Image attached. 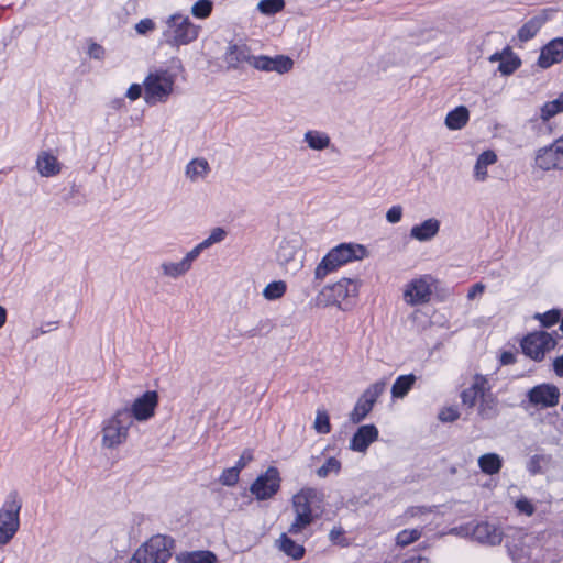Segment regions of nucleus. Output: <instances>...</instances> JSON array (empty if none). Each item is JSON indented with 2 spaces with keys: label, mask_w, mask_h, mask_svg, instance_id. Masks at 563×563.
<instances>
[{
  "label": "nucleus",
  "mask_w": 563,
  "mask_h": 563,
  "mask_svg": "<svg viewBox=\"0 0 563 563\" xmlns=\"http://www.w3.org/2000/svg\"><path fill=\"white\" fill-rule=\"evenodd\" d=\"M279 549L294 560H299L305 554V548L283 533L279 539Z\"/></svg>",
  "instance_id": "33"
},
{
  "label": "nucleus",
  "mask_w": 563,
  "mask_h": 563,
  "mask_svg": "<svg viewBox=\"0 0 563 563\" xmlns=\"http://www.w3.org/2000/svg\"><path fill=\"white\" fill-rule=\"evenodd\" d=\"M277 261L286 271L297 272L302 267V239L298 235L285 238L277 250Z\"/></svg>",
  "instance_id": "6"
},
{
  "label": "nucleus",
  "mask_w": 563,
  "mask_h": 563,
  "mask_svg": "<svg viewBox=\"0 0 563 563\" xmlns=\"http://www.w3.org/2000/svg\"><path fill=\"white\" fill-rule=\"evenodd\" d=\"M521 65L520 59L516 56L509 47H506V56L501 60L498 66V70L505 75L509 76L515 73Z\"/></svg>",
  "instance_id": "38"
},
{
  "label": "nucleus",
  "mask_w": 563,
  "mask_h": 563,
  "mask_svg": "<svg viewBox=\"0 0 563 563\" xmlns=\"http://www.w3.org/2000/svg\"><path fill=\"white\" fill-rule=\"evenodd\" d=\"M563 112V91L558 96L556 99L545 102L540 109V119L543 122L549 121L558 113Z\"/></svg>",
  "instance_id": "34"
},
{
  "label": "nucleus",
  "mask_w": 563,
  "mask_h": 563,
  "mask_svg": "<svg viewBox=\"0 0 563 563\" xmlns=\"http://www.w3.org/2000/svg\"><path fill=\"white\" fill-rule=\"evenodd\" d=\"M341 470V462L335 457H329L325 463L317 470V475L325 478L331 473L338 474Z\"/></svg>",
  "instance_id": "42"
},
{
  "label": "nucleus",
  "mask_w": 563,
  "mask_h": 563,
  "mask_svg": "<svg viewBox=\"0 0 563 563\" xmlns=\"http://www.w3.org/2000/svg\"><path fill=\"white\" fill-rule=\"evenodd\" d=\"M253 460V453L251 450H244L235 467L241 472L251 461Z\"/></svg>",
  "instance_id": "51"
},
{
  "label": "nucleus",
  "mask_w": 563,
  "mask_h": 563,
  "mask_svg": "<svg viewBox=\"0 0 563 563\" xmlns=\"http://www.w3.org/2000/svg\"><path fill=\"white\" fill-rule=\"evenodd\" d=\"M497 413V399L489 390L479 400L478 415L482 419L488 420L495 418Z\"/></svg>",
  "instance_id": "27"
},
{
  "label": "nucleus",
  "mask_w": 563,
  "mask_h": 563,
  "mask_svg": "<svg viewBox=\"0 0 563 563\" xmlns=\"http://www.w3.org/2000/svg\"><path fill=\"white\" fill-rule=\"evenodd\" d=\"M255 56L250 54L249 48L245 45L233 44L230 45L227 52V60L230 65L236 66L240 63L246 62L250 64V60Z\"/></svg>",
  "instance_id": "31"
},
{
  "label": "nucleus",
  "mask_w": 563,
  "mask_h": 563,
  "mask_svg": "<svg viewBox=\"0 0 563 563\" xmlns=\"http://www.w3.org/2000/svg\"><path fill=\"white\" fill-rule=\"evenodd\" d=\"M515 361H516L515 354H512L511 352H504L500 356V362L503 365L512 364V363H515Z\"/></svg>",
  "instance_id": "57"
},
{
  "label": "nucleus",
  "mask_w": 563,
  "mask_h": 563,
  "mask_svg": "<svg viewBox=\"0 0 563 563\" xmlns=\"http://www.w3.org/2000/svg\"><path fill=\"white\" fill-rule=\"evenodd\" d=\"M429 510L427 508H423V507H416V508H411L408 510V514L411 516V517H416L420 514H424V512H428Z\"/></svg>",
  "instance_id": "59"
},
{
  "label": "nucleus",
  "mask_w": 563,
  "mask_h": 563,
  "mask_svg": "<svg viewBox=\"0 0 563 563\" xmlns=\"http://www.w3.org/2000/svg\"><path fill=\"white\" fill-rule=\"evenodd\" d=\"M556 345V340L552 334L538 331L528 334L521 341L522 352L534 361L543 360L547 352L553 350Z\"/></svg>",
  "instance_id": "9"
},
{
  "label": "nucleus",
  "mask_w": 563,
  "mask_h": 563,
  "mask_svg": "<svg viewBox=\"0 0 563 563\" xmlns=\"http://www.w3.org/2000/svg\"><path fill=\"white\" fill-rule=\"evenodd\" d=\"M404 563H429L426 558H410L409 560L405 561Z\"/></svg>",
  "instance_id": "62"
},
{
  "label": "nucleus",
  "mask_w": 563,
  "mask_h": 563,
  "mask_svg": "<svg viewBox=\"0 0 563 563\" xmlns=\"http://www.w3.org/2000/svg\"><path fill=\"white\" fill-rule=\"evenodd\" d=\"M305 142L311 150L323 151L330 146L331 140L324 132L317 130H309L305 133Z\"/></svg>",
  "instance_id": "29"
},
{
  "label": "nucleus",
  "mask_w": 563,
  "mask_h": 563,
  "mask_svg": "<svg viewBox=\"0 0 563 563\" xmlns=\"http://www.w3.org/2000/svg\"><path fill=\"white\" fill-rule=\"evenodd\" d=\"M240 471L235 466L227 468L220 476V482L225 486H233L239 481Z\"/></svg>",
  "instance_id": "46"
},
{
  "label": "nucleus",
  "mask_w": 563,
  "mask_h": 563,
  "mask_svg": "<svg viewBox=\"0 0 563 563\" xmlns=\"http://www.w3.org/2000/svg\"><path fill=\"white\" fill-rule=\"evenodd\" d=\"M36 169L42 177H54L60 173L62 164L51 151H41L36 158Z\"/></svg>",
  "instance_id": "23"
},
{
  "label": "nucleus",
  "mask_w": 563,
  "mask_h": 563,
  "mask_svg": "<svg viewBox=\"0 0 563 563\" xmlns=\"http://www.w3.org/2000/svg\"><path fill=\"white\" fill-rule=\"evenodd\" d=\"M378 439V429L374 424H364L353 434L349 449L365 453L368 446Z\"/></svg>",
  "instance_id": "18"
},
{
  "label": "nucleus",
  "mask_w": 563,
  "mask_h": 563,
  "mask_svg": "<svg viewBox=\"0 0 563 563\" xmlns=\"http://www.w3.org/2000/svg\"><path fill=\"white\" fill-rule=\"evenodd\" d=\"M198 257L197 252L189 251L179 262H163L161 269L164 276L179 278L190 271L192 262Z\"/></svg>",
  "instance_id": "22"
},
{
  "label": "nucleus",
  "mask_w": 563,
  "mask_h": 563,
  "mask_svg": "<svg viewBox=\"0 0 563 563\" xmlns=\"http://www.w3.org/2000/svg\"><path fill=\"white\" fill-rule=\"evenodd\" d=\"M497 162V155L494 151L487 150L483 152L476 161L474 166V178L476 181H485L487 179L488 173L487 167L495 164Z\"/></svg>",
  "instance_id": "26"
},
{
  "label": "nucleus",
  "mask_w": 563,
  "mask_h": 563,
  "mask_svg": "<svg viewBox=\"0 0 563 563\" xmlns=\"http://www.w3.org/2000/svg\"><path fill=\"white\" fill-rule=\"evenodd\" d=\"M534 164L543 172L563 169V150L556 140L551 145L537 151Z\"/></svg>",
  "instance_id": "13"
},
{
  "label": "nucleus",
  "mask_w": 563,
  "mask_h": 563,
  "mask_svg": "<svg viewBox=\"0 0 563 563\" xmlns=\"http://www.w3.org/2000/svg\"><path fill=\"white\" fill-rule=\"evenodd\" d=\"M431 286L427 277L411 280L404 291V299L410 306H418L430 300Z\"/></svg>",
  "instance_id": "16"
},
{
  "label": "nucleus",
  "mask_w": 563,
  "mask_h": 563,
  "mask_svg": "<svg viewBox=\"0 0 563 563\" xmlns=\"http://www.w3.org/2000/svg\"><path fill=\"white\" fill-rule=\"evenodd\" d=\"M154 22L150 19H144L143 20V34L146 33L147 31H152L154 29Z\"/></svg>",
  "instance_id": "60"
},
{
  "label": "nucleus",
  "mask_w": 563,
  "mask_h": 563,
  "mask_svg": "<svg viewBox=\"0 0 563 563\" xmlns=\"http://www.w3.org/2000/svg\"><path fill=\"white\" fill-rule=\"evenodd\" d=\"M250 65L261 71H275L283 75L292 69L294 60L285 55L274 57L261 55L251 59Z\"/></svg>",
  "instance_id": "14"
},
{
  "label": "nucleus",
  "mask_w": 563,
  "mask_h": 563,
  "mask_svg": "<svg viewBox=\"0 0 563 563\" xmlns=\"http://www.w3.org/2000/svg\"><path fill=\"white\" fill-rule=\"evenodd\" d=\"M22 500L16 492H11L0 508V545L8 544L20 528Z\"/></svg>",
  "instance_id": "5"
},
{
  "label": "nucleus",
  "mask_w": 563,
  "mask_h": 563,
  "mask_svg": "<svg viewBox=\"0 0 563 563\" xmlns=\"http://www.w3.org/2000/svg\"><path fill=\"white\" fill-rule=\"evenodd\" d=\"M287 291V284L284 280H275L269 283L264 289H263V297L266 300L273 301L278 300L284 297V295Z\"/></svg>",
  "instance_id": "37"
},
{
  "label": "nucleus",
  "mask_w": 563,
  "mask_h": 563,
  "mask_svg": "<svg viewBox=\"0 0 563 563\" xmlns=\"http://www.w3.org/2000/svg\"><path fill=\"white\" fill-rule=\"evenodd\" d=\"M356 294V282L349 278H343L331 286L324 287L320 291L317 300L319 305L330 306L340 303L342 300L346 299L347 297L355 296Z\"/></svg>",
  "instance_id": "11"
},
{
  "label": "nucleus",
  "mask_w": 563,
  "mask_h": 563,
  "mask_svg": "<svg viewBox=\"0 0 563 563\" xmlns=\"http://www.w3.org/2000/svg\"><path fill=\"white\" fill-rule=\"evenodd\" d=\"M343 534H344V530L342 529V527H334L330 531L329 538L333 543L339 544V543H341V538Z\"/></svg>",
  "instance_id": "55"
},
{
  "label": "nucleus",
  "mask_w": 563,
  "mask_h": 563,
  "mask_svg": "<svg viewBox=\"0 0 563 563\" xmlns=\"http://www.w3.org/2000/svg\"><path fill=\"white\" fill-rule=\"evenodd\" d=\"M180 563H214L217 556L210 551H196L178 558Z\"/></svg>",
  "instance_id": "36"
},
{
  "label": "nucleus",
  "mask_w": 563,
  "mask_h": 563,
  "mask_svg": "<svg viewBox=\"0 0 563 563\" xmlns=\"http://www.w3.org/2000/svg\"><path fill=\"white\" fill-rule=\"evenodd\" d=\"M313 428L318 433L321 434H327L331 431L330 418L325 410L317 411Z\"/></svg>",
  "instance_id": "43"
},
{
  "label": "nucleus",
  "mask_w": 563,
  "mask_h": 563,
  "mask_svg": "<svg viewBox=\"0 0 563 563\" xmlns=\"http://www.w3.org/2000/svg\"><path fill=\"white\" fill-rule=\"evenodd\" d=\"M279 487V472L276 467L272 466L255 479L250 490L258 500H265L272 498L278 492Z\"/></svg>",
  "instance_id": "12"
},
{
  "label": "nucleus",
  "mask_w": 563,
  "mask_h": 563,
  "mask_svg": "<svg viewBox=\"0 0 563 563\" xmlns=\"http://www.w3.org/2000/svg\"><path fill=\"white\" fill-rule=\"evenodd\" d=\"M490 390V385L486 376L476 374L473 377L471 386L461 393V400L467 408H474L477 401Z\"/></svg>",
  "instance_id": "17"
},
{
  "label": "nucleus",
  "mask_w": 563,
  "mask_h": 563,
  "mask_svg": "<svg viewBox=\"0 0 563 563\" xmlns=\"http://www.w3.org/2000/svg\"><path fill=\"white\" fill-rule=\"evenodd\" d=\"M560 317H561V312H560V310H556V309L547 311L545 313H542V314L537 313L534 316V318L538 319L541 322V324L545 328H550L553 324H555L560 320Z\"/></svg>",
  "instance_id": "44"
},
{
  "label": "nucleus",
  "mask_w": 563,
  "mask_h": 563,
  "mask_svg": "<svg viewBox=\"0 0 563 563\" xmlns=\"http://www.w3.org/2000/svg\"><path fill=\"white\" fill-rule=\"evenodd\" d=\"M470 112L466 107L460 106L448 113L445 118V125L450 130H460L468 121Z\"/></svg>",
  "instance_id": "28"
},
{
  "label": "nucleus",
  "mask_w": 563,
  "mask_h": 563,
  "mask_svg": "<svg viewBox=\"0 0 563 563\" xmlns=\"http://www.w3.org/2000/svg\"><path fill=\"white\" fill-rule=\"evenodd\" d=\"M460 417V412L456 408L454 407H448V408H443L440 412H439V419L443 422H453L455 421L456 419H459Z\"/></svg>",
  "instance_id": "47"
},
{
  "label": "nucleus",
  "mask_w": 563,
  "mask_h": 563,
  "mask_svg": "<svg viewBox=\"0 0 563 563\" xmlns=\"http://www.w3.org/2000/svg\"><path fill=\"white\" fill-rule=\"evenodd\" d=\"M402 218L401 206H393L386 213V220L390 223H398Z\"/></svg>",
  "instance_id": "50"
},
{
  "label": "nucleus",
  "mask_w": 563,
  "mask_h": 563,
  "mask_svg": "<svg viewBox=\"0 0 563 563\" xmlns=\"http://www.w3.org/2000/svg\"><path fill=\"white\" fill-rule=\"evenodd\" d=\"M422 534L420 529H405L400 531L396 537V543L399 547H407L412 542L417 541Z\"/></svg>",
  "instance_id": "41"
},
{
  "label": "nucleus",
  "mask_w": 563,
  "mask_h": 563,
  "mask_svg": "<svg viewBox=\"0 0 563 563\" xmlns=\"http://www.w3.org/2000/svg\"><path fill=\"white\" fill-rule=\"evenodd\" d=\"M366 255V249L361 244L343 243L332 249L319 263L314 271L316 279L322 280L330 272L351 261H358Z\"/></svg>",
  "instance_id": "4"
},
{
  "label": "nucleus",
  "mask_w": 563,
  "mask_h": 563,
  "mask_svg": "<svg viewBox=\"0 0 563 563\" xmlns=\"http://www.w3.org/2000/svg\"><path fill=\"white\" fill-rule=\"evenodd\" d=\"M478 466L483 473L494 475L499 473L503 460L496 453H486L478 457Z\"/></svg>",
  "instance_id": "30"
},
{
  "label": "nucleus",
  "mask_w": 563,
  "mask_h": 563,
  "mask_svg": "<svg viewBox=\"0 0 563 563\" xmlns=\"http://www.w3.org/2000/svg\"><path fill=\"white\" fill-rule=\"evenodd\" d=\"M126 97L130 100H136L141 97V85L140 84H133L128 89Z\"/></svg>",
  "instance_id": "54"
},
{
  "label": "nucleus",
  "mask_w": 563,
  "mask_h": 563,
  "mask_svg": "<svg viewBox=\"0 0 563 563\" xmlns=\"http://www.w3.org/2000/svg\"><path fill=\"white\" fill-rule=\"evenodd\" d=\"M176 74L164 68L151 69L143 80V100L154 107L166 103L174 93Z\"/></svg>",
  "instance_id": "2"
},
{
  "label": "nucleus",
  "mask_w": 563,
  "mask_h": 563,
  "mask_svg": "<svg viewBox=\"0 0 563 563\" xmlns=\"http://www.w3.org/2000/svg\"><path fill=\"white\" fill-rule=\"evenodd\" d=\"M123 102H124V101H123V99L114 100V101L112 102V108H114V109H119V108L122 106V103H123Z\"/></svg>",
  "instance_id": "64"
},
{
  "label": "nucleus",
  "mask_w": 563,
  "mask_h": 563,
  "mask_svg": "<svg viewBox=\"0 0 563 563\" xmlns=\"http://www.w3.org/2000/svg\"><path fill=\"white\" fill-rule=\"evenodd\" d=\"M416 380L417 377L413 374L399 376L391 387V396L394 398H404L412 388Z\"/></svg>",
  "instance_id": "32"
},
{
  "label": "nucleus",
  "mask_w": 563,
  "mask_h": 563,
  "mask_svg": "<svg viewBox=\"0 0 563 563\" xmlns=\"http://www.w3.org/2000/svg\"><path fill=\"white\" fill-rule=\"evenodd\" d=\"M212 9V3L209 0H200L192 7V14L197 18H207Z\"/></svg>",
  "instance_id": "45"
},
{
  "label": "nucleus",
  "mask_w": 563,
  "mask_h": 563,
  "mask_svg": "<svg viewBox=\"0 0 563 563\" xmlns=\"http://www.w3.org/2000/svg\"><path fill=\"white\" fill-rule=\"evenodd\" d=\"M547 460L548 459L543 455H533L528 462V471L533 475L541 473V462H544Z\"/></svg>",
  "instance_id": "49"
},
{
  "label": "nucleus",
  "mask_w": 563,
  "mask_h": 563,
  "mask_svg": "<svg viewBox=\"0 0 563 563\" xmlns=\"http://www.w3.org/2000/svg\"><path fill=\"white\" fill-rule=\"evenodd\" d=\"M527 397L534 407L548 408L554 407L559 402V388L551 384H541L531 388Z\"/></svg>",
  "instance_id": "15"
},
{
  "label": "nucleus",
  "mask_w": 563,
  "mask_h": 563,
  "mask_svg": "<svg viewBox=\"0 0 563 563\" xmlns=\"http://www.w3.org/2000/svg\"><path fill=\"white\" fill-rule=\"evenodd\" d=\"M553 367L556 375L563 377V355L554 360Z\"/></svg>",
  "instance_id": "56"
},
{
  "label": "nucleus",
  "mask_w": 563,
  "mask_h": 563,
  "mask_svg": "<svg viewBox=\"0 0 563 563\" xmlns=\"http://www.w3.org/2000/svg\"><path fill=\"white\" fill-rule=\"evenodd\" d=\"M505 56H506V48L500 53L497 52V53L493 54L489 57V62H492V63L499 62V64H500L501 60L505 58Z\"/></svg>",
  "instance_id": "58"
},
{
  "label": "nucleus",
  "mask_w": 563,
  "mask_h": 563,
  "mask_svg": "<svg viewBox=\"0 0 563 563\" xmlns=\"http://www.w3.org/2000/svg\"><path fill=\"white\" fill-rule=\"evenodd\" d=\"M87 53L91 58L97 59V60H102L106 56L104 48L96 42L89 43Z\"/></svg>",
  "instance_id": "48"
},
{
  "label": "nucleus",
  "mask_w": 563,
  "mask_h": 563,
  "mask_svg": "<svg viewBox=\"0 0 563 563\" xmlns=\"http://www.w3.org/2000/svg\"><path fill=\"white\" fill-rule=\"evenodd\" d=\"M167 42L175 46L186 45L198 36V29L187 16L175 14L168 20Z\"/></svg>",
  "instance_id": "8"
},
{
  "label": "nucleus",
  "mask_w": 563,
  "mask_h": 563,
  "mask_svg": "<svg viewBox=\"0 0 563 563\" xmlns=\"http://www.w3.org/2000/svg\"><path fill=\"white\" fill-rule=\"evenodd\" d=\"M174 539L156 534L143 543V563H166L174 550Z\"/></svg>",
  "instance_id": "7"
},
{
  "label": "nucleus",
  "mask_w": 563,
  "mask_h": 563,
  "mask_svg": "<svg viewBox=\"0 0 563 563\" xmlns=\"http://www.w3.org/2000/svg\"><path fill=\"white\" fill-rule=\"evenodd\" d=\"M322 501V494L311 487H306L299 490L292 497V509L295 519L290 525L288 532L292 536L301 533L316 520L317 516L313 515V509Z\"/></svg>",
  "instance_id": "3"
},
{
  "label": "nucleus",
  "mask_w": 563,
  "mask_h": 563,
  "mask_svg": "<svg viewBox=\"0 0 563 563\" xmlns=\"http://www.w3.org/2000/svg\"><path fill=\"white\" fill-rule=\"evenodd\" d=\"M211 167L206 158L198 157L191 159L185 168V175L191 183H197L206 179L209 175Z\"/></svg>",
  "instance_id": "25"
},
{
  "label": "nucleus",
  "mask_w": 563,
  "mask_h": 563,
  "mask_svg": "<svg viewBox=\"0 0 563 563\" xmlns=\"http://www.w3.org/2000/svg\"><path fill=\"white\" fill-rule=\"evenodd\" d=\"M516 507L519 509V511L526 514V515H532L534 511V507L531 505V503L527 499H519L516 503Z\"/></svg>",
  "instance_id": "52"
},
{
  "label": "nucleus",
  "mask_w": 563,
  "mask_h": 563,
  "mask_svg": "<svg viewBox=\"0 0 563 563\" xmlns=\"http://www.w3.org/2000/svg\"><path fill=\"white\" fill-rule=\"evenodd\" d=\"M385 387V382H376L364 390L350 413V421L352 423H358L366 418L379 396L384 393Z\"/></svg>",
  "instance_id": "10"
},
{
  "label": "nucleus",
  "mask_w": 563,
  "mask_h": 563,
  "mask_svg": "<svg viewBox=\"0 0 563 563\" xmlns=\"http://www.w3.org/2000/svg\"><path fill=\"white\" fill-rule=\"evenodd\" d=\"M140 555H141V550H140V549H137V550L134 552V554H133V556L131 558V560L129 561V563H141V556H140Z\"/></svg>",
  "instance_id": "63"
},
{
  "label": "nucleus",
  "mask_w": 563,
  "mask_h": 563,
  "mask_svg": "<svg viewBox=\"0 0 563 563\" xmlns=\"http://www.w3.org/2000/svg\"><path fill=\"white\" fill-rule=\"evenodd\" d=\"M563 60V37H556L547 43L540 52L538 66L547 69Z\"/></svg>",
  "instance_id": "19"
},
{
  "label": "nucleus",
  "mask_w": 563,
  "mask_h": 563,
  "mask_svg": "<svg viewBox=\"0 0 563 563\" xmlns=\"http://www.w3.org/2000/svg\"><path fill=\"white\" fill-rule=\"evenodd\" d=\"M285 7L284 0H261L257 9L262 14L273 15L280 12Z\"/></svg>",
  "instance_id": "40"
},
{
  "label": "nucleus",
  "mask_w": 563,
  "mask_h": 563,
  "mask_svg": "<svg viewBox=\"0 0 563 563\" xmlns=\"http://www.w3.org/2000/svg\"><path fill=\"white\" fill-rule=\"evenodd\" d=\"M7 321V310L0 306V329L4 325Z\"/></svg>",
  "instance_id": "61"
},
{
  "label": "nucleus",
  "mask_w": 563,
  "mask_h": 563,
  "mask_svg": "<svg viewBox=\"0 0 563 563\" xmlns=\"http://www.w3.org/2000/svg\"><path fill=\"white\" fill-rule=\"evenodd\" d=\"M134 420H141V397L134 399L131 409L117 411L114 416L104 420L102 426V446L113 449L124 443Z\"/></svg>",
  "instance_id": "1"
},
{
  "label": "nucleus",
  "mask_w": 563,
  "mask_h": 563,
  "mask_svg": "<svg viewBox=\"0 0 563 563\" xmlns=\"http://www.w3.org/2000/svg\"><path fill=\"white\" fill-rule=\"evenodd\" d=\"M227 236V231L223 228L217 227L213 228L207 239H205L202 242H200L198 245H196L192 250L197 252V255L199 256L200 253L210 247L211 245L216 243L222 242Z\"/></svg>",
  "instance_id": "35"
},
{
  "label": "nucleus",
  "mask_w": 563,
  "mask_h": 563,
  "mask_svg": "<svg viewBox=\"0 0 563 563\" xmlns=\"http://www.w3.org/2000/svg\"><path fill=\"white\" fill-rule=\"evenodd\" d=\"M485 290V285L482 284V283H476L474 284L471 289L468 290V294H467V299L470 300H473L475 299L477 296L482 295Z\"/></svg>",
  "instance_id": "53"
},
{
  "label": "nucleus",
  "mask_w": 563,
  "mask_h": 563,
  "mask_svg": "<svg viewBox=\"0 0 563 563\" xmlns=\"http://www.w3.org/2000/svg\"><path fill=\"white\" fill-rule=\"evenodd\" d=\"M553 12L554 10L550 8L539 11L519 29L518 38L521 42H527L534 37L544 23L551 19Z\"/></svg>",
  "instance_id": "20"
},
{
  "label": "nucleus",
  "mask_w": 563,
  "mask_h": 563,
  "mask_svg": "<svg viewBox=\"0 0 563 563\" xmlns=\"http://www.w3.org/2000/svg\"><path fill=\"white\" fill-rule=\"evenodd\" d=\"M158 405V395L156 391L143 393V421L148 420L155 413V408Z\"/></svg>",
  "instance_id": "39"
},
{
  "label": "nucleus",
  "mask_w": 563,
  "mask_h": 563,
  "mask_svg": "<svg viewBox=\"0 0 563 563\" xmlns=\"http://www.w3.org/2000/svg\"><path fill=\"white\" fill-rule=\"evenodd\" d=\"M440 230V221L435 218H429L416 224L410 229V238L419 242H427L432 240Z\"/></svg>",
  "instance_id": "24"
},
{
  "label": "nucleus",
  "mask_w": 563,
  "mask_h": 563,
  "mask_svg": "<svg viewBox=\"0 0 563 563\" xmlns=\"http://www.w3.org/2000/svg\"><path fill=\"white\" fill-rule=\"evenodd\" d=\"M473 537L483 544L498 545L503 541L504 533L500 528L493 523L481 522L474 527Z\"/></svg>",
  "instance_id": "21"
}]
</instances>
